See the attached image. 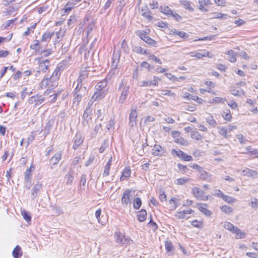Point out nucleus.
Listing matches in <instances>:
<instances>
[{
	"mask_svg": "<svg viewBox=\"0 0 258 258\" xmlns=\"http://www.w3.org/2000/svg\"><path fill=\"white\" fill-rule=\"evenodd\" d=\"M130 85L124 79L121 80L119 85L118 91L120 92V95L119 97L118 102L123 104L128 95L130 91Z\"/></svg>",
	"mask_w": 258,
	"mask_h": 258,
	"instance_id": "1",
	"label": "nucleus"
},
{
	"mask_svg": "<svg viewBox=\"0 0 258 258\" xmlns=\"http://www.w3.org/2000/svg\"><path fill=\"white\" fill-rule=\"evenodd\" d=\"M115 241L118 244L126 246L133 243V240L128 236H127L120 232H116L114 234Z\"/></svg>",
	"mask_w": 258,
	"mask_h": 258,
	"instance_id": "2",
	"label": "nucleus"
},
{
	"mask_svg": "<svg viewBox=\"0 0 258 258\" xmlns=\"http://www.w3.org/2000/svg\"><path fill=\"white\" fill-rule=\"evenodd\" d=\"M85 90L86 87H84L82 88V86H81L80 88H79V85H78L75 89V92L74 93V98L73 99L74 105L76 104V105L77 106L79 104L82 96L85 93Z\"/></svg>",
	"mask_w": 258,
	"mask_h": 258,
	"instance_id": "3",
	"label": "nucleus"
},
{
	"mask_svg": "<svg viewBox=\"0 0 258 258\" xmlns=\"http://www.w3.org/2000/svg\"><path fill=\"white\" fill-rule=\"evenodd\" d=\"M35 60L37 61L39 64L38 71L39 72H46L49 66V60L48 59H42V57H40L36 58Z\"/></svg>",
	"mask_w": 258,
	"mask_h": 258,
	"instance_id": "4",
	"label": "nucleus"
},
{
	"mask_svg": "<svg viewBox=\"0 0 258 258\" xmlns=\"http://www.w3.org/2000/svg\"><path fill=\"white\" fill-rule=\"evenodd\" d=\"M137 35L140 37L144 41L149 44V45L156 46L157 43L156 42L150 38L144 31H139L137 33Z\"/></svg>",
	"mask_w": 258,
	"mask_h": 258,
	"instance_id": "5",
	"label": "nucleus"
},
{
	"mask_svg": "<svg viewBox=\"0 0 258 258\" xmlns=\"http://www.w3.org/2000/svg\"><path fill=\"white\" fill-rule=\"evenodd\" d=\"M64 70V67L62 64L57 66L50 77V80L53 81V82H55L58 80L61 73Z\"/></svg>",
	"mask_w": 258,
	"mask_h": 258,
	"instance_id": "6",
	"label": "nucleus"
},
{
	"mask_svg": "<svg viewBox=\"0 0 258 258\" xmlns=\"http://www.w3.org/2000/svg\"><path fill=\"white\" fill-rule=\"evenodd\" d=\"M171 153L172 155L175 154L178 158H180L186 161H190L192 160L191 156L187 155L181 150L172 149L171 150Z\"/></svg>",
	"mask_w": 258,
	"mask_h": 258,
	"instance_id": "7",
	"label": "nucleus"
},
{
	"mask_svg": "<svg viewBox=\"0 0 258 258\" xmlns=\"http://www.w3.org/2000/svg\"><path fill=\"white\" fill-rule=\"evenodd\" d=\"M192 190L195 197L198 200L206 201L208 199V197L205 195V192L202 189L195 187L192 188Z\"/></svg>",
	"mask_w": 258,
	"mask_h": 258,
	"instance_id": "8",
	"label": "nucleus"
},
{
	"mask_svg": "<svg viewBox=\"0 0 258 258\" xmlns=\"http://www.w3.org/2000/svg\"><path fill=\"white\" fill-rule=\"evenodd\" d=\"M106 94V91H99L98 90H96V91L91 97L90 101L93 103L95 101H100L105 97Z\"/></svg>",
	"mask_w": 258,
	"mask_h": 258,
	"instance_id": "9",
	"label": "nucleus"
},
{
	"mask_svg": "<svg viewBox=\"0 0 258 258\" xmlns=\"http://www.w3.org/2000/svg\"><path fill=\"white\" fill-rule=\"evenodd\" d=\"M173 138L175 139V142L182 146H186L188 145L187 141L184 140L183 138L180 136L179 133L177 131H173L172 133Z\"/></svg>",
	"mask_w": 258,
	"mask_h": 258,
	"instance_id": "10",
	"label": "nucleus"
},
{
	"mask_svg": "<svg viewBox=\"0 0 258 258\" xmlns=\"http://www.w3.org/2000/svg\"><path fill=\"white\" fill-rule=\"evenodd\" d=\"M44 100V98L43 96L37 94L36 95L31 96L29 99L28 102L29 104H33V103H35V105H38L42 103Z\"/></svg>",
	"mask_w": 258,
	"mask_h": 258,
	"instance_id": "11",
	"label": "nucleus"
},
{
	"mask_svg": "<svg viewBox=\"0 0 258 258\" xmlns=\"http://www.w3.org/2000/svg\"><path fill=\"white\" fill-rule=\"evenodd\" d=\"M130 194L131 190L129 189H127L124 191L121 197V203L125 207H126L128 205V204L131 205V201L130 199Z\"/></svg>",
	"mask_w": 258,
	"mask_h": 258,
	"instance_id": "12",
	"label": "nucleus"
},
{
	"mask_svg": "<svg viewBox=\"0 0 258 258\" xmlns=\"http://www.w3.org/2000/svg\"><path fill=\"white\" fill-rule=\"evenodd\" d=\"M244 176H246L252 178H258V172L255 170L245 168L242 171V173Z\"/></svg>",
	"mask_w": 258,
	"mask_h": 258,
	"instance_id": "13",
	"label": "nucleus"
},
{
	"mask_svg": "<svg viewBox=\"0 0 258 258\" xmlns=\"http://www.w3.org/2000/svg\"><path fill=\"white\" fill-rule=\"evenodd\" d=\"M163 148L159 145H155L153 149L152 154L154 156H161L164 153Z\"/></svg>",
	"mask_w": 258,
	"mask_h": 258,
	"instance_id": "14",
	"label": "nucleus"
},
{
	"mask_svg": "<svg viewBox=\"0 0 258 258\" xmlns=\"http://www.w3.org/2000/svg\"><path fill=\"white\" fill-rule=\"evenodd\" d=\"M199 177L204 180L211 181L212 179V175L205 171L203 168L199 172Z\"/></svg>",
	"mask_w": 258,
	"mask_h": 258,
	"instance_id": "15",
	"label": "nucleus"
},
{
	"mask_svg": "<svg viewBox=\"0 0 258 258\" xmlns=\"http://www.w3.org/2000/svg\"><path fill=\"white\" fill-rule=\"evenodd\" d=\"M84 138L80 134H77L74 138V143L73 148L76 150L83 143Z\"/></svg>",
	"mask_w": 258,
	"mask_h": 258,
	"instance_id": "16",
	"label": "nucleus"
},
{
	"mask_svg": "<svg viewBox=\"0 0 258 258\" xmlns=\"http://www.w3.org/2000/svg\"><path fill=\"white\" fill-rule=\"evenodd\" d=\"M54 123V120L53 119H49L47 121V122L45 126V128L44 129V131H43V134H44V137H46L47 135H48L50 133V131H51L52 128Z\"/></svg>",
	"mask_w": 258,
	"mask_h": 258,
	"instance_id": "17",
	"label": "nucleus"
},
{
	"mask_svg": "<svg viewBox=\"0 0 258 258\" xmlns=\"http://www.w3.org/2000/svg\"><path fill=\"white\" fill-rule=\"evenodd\" d=\"M42 188V185L40 183H37L34 185L31 189V198L34 200L36 197L37 194Z\"/></svg>",
	"mask_w": 258,
	"mask_h": 258,
	"instance_id": "18",
	"label": "nucleus"
},
{
	"mask_svg": "<svg viewBox=\"0 0 258 258\" xmlns=\"http://www.w3.org/2000/svg\"><path fill=\"white\" fill-rule=\"evenodd\" d=\"M165 247L168 255L173 254L174 250V247L172 242L170 241H166L165 243Z\"/></svg>",
	"mask_w": 258,
	"mask_h": 258,
	"instance_id": "19",
	"label": "nucleus"
},
{
	"mask_svg": "<svg viewBox=\"0 0 258 258\" xmlns=\"http://www.w3.org/2000/svg\"><path fill=\"white\" fill-rule=\"evenodd\" d=\"M137 117V113L136 110H132L130 114V124L131 126H133L136 124V118Z\"/></svg>",
	"mask_w": 258,
	"mask_h": 258,
	"instance_id": "20",
	"label": "nucleus"
},
{
	"mask_svg": "<svg viewBox=\"0 0 258 258\" xmlns=\"http://www.w3.org/2000/svg\"><path fill=\"white\" fill-rule=\"evenodd\" d=\"M246 103L249 105L250 110L253 113L257 114L258 112V110L257 107L254 106L255 103V101L250 99H247Z\"/></svg>",
	"mask_w": 258,
	"mask_h": 258,
	"instance_id": "21",
	"label": "nucleus"
},
{
	"mask_svg": "<svg viewBox=\"0 0 258 258\" xmlns=\"http://www.w3.org/2000/svg\"><path fill=\"white\" fill-rule=\"evenodd\" d=\"M246 152H242L243 154H247L248 153L251 156H253L254 158H258V150L252 149L251 147L249 146L246 148Z\"/></svg>",
	"mask_w": 258,
	"mask_h": 258,
	"instance_id": "22",
	"label": "nucleus"
},
{
	"mask_svg": "<svg viewBox=\"0 0 258 258\" xmlns=\"http://www.w3.org/2000/svg\"><path fill=\"white\" fill-rule=\"evenodd\" d=\"M107 85V81L106 80H103L97 84L95 86V89L99 91H105L104 89Z\"/></svg>",
	"mask_w": 258,
	"mask_h": 258,
	"instance_id": "23",
	"label": "nucleus"
},
{
	"mask_svg": "<svg viewBox=\"0 0 258 258\" xmlns=\"http://www.w3.org/2000/svg\"><path fill=\"white\" fill-rule=\"evenodd\" d=\"M131 172L130 167H125L122 172L120 180L121 181H123L128 178L131 175Z\"/></svg>",
	"mask_w": 258,
	"mask_h": 258,
	"instance_id": "24",
	"label": "nucleus"
},
{
	"mask_svg": "<svg viewBox=\"0 0 258 258\" xmlns=\"http://www.w3.org/2000/svg\"><path fill=\"white\" fill-rule=\"evenodd\" d=\"M147 212L145 210L142 209L138 212L137 217L140 222H143L146 219Z\"/></svg>",
	"mask_w": 258,
	"mask_h": 258,
	"instance_id": "25",
	"label": "nucleus"
},
{
	"mask_svg": "<svg viewBox=\"0 0 258 258\" xmlns=\"http://www.w3.org/2000/svg\"><path fill=\"white\" fill-rule=\"evenodd\" d=\"M12 254L14 258H20L22 255L21 247L17 245L14 249Z\"/></svg>",
	"mask_w": 258,
	"mask_h": 258,
	"instance_id": "26",
	"label": "nucleus"
},
{
	"mask_svg": "<svg viewBox=\"0 0 258 258\" xmlns=\"http://www.w3.org/2000/svg\"><path fill=\"white\" fill-rule=\"evenodd\" d=\"M61 153H56L50 159V164L53 165L56 164L59 161V160L61 159Z\"/></svg>",
	"mask_w": 258,
	"mask_h": 258,
	"instance_id": "27",
	"label": "nucleus"
},
{
	"mask_svg": "<svg viewBox=\"0 0 258 258\" xmlns=\"http://www.w3.org/2000/svg\"><path fill=\"white\" fill-rule=\"evenodd\" d=\"M235 234V237L237 239H241L245 237V233L242 232L240 229L236 227L235 231L233 232Z\"/></svg>",
	"mask_w": 258,
	"mask_h": 258,
	"instance_id": "28",
	"label": "nucleus"
},
{
	"mask_svg": "<svg viewBox=\"0 0 258 258\" xmlns=\"http://www.w3.org/2000/svg\"><path fill=\"white\" fill-rule=\"evenodd\" d=\"M21 215L27 222H29L31 221V216L29 212L25 210H21Z\"/></svg>",
	"mask_w": 258,
	"mask_h": 258,
	"instance_id": "29",
	"label": "nucleus"
},
{
	"mask_svg": "<svg viewBox=\"0 0 258 258\" xmlns=\"http://www.w3.org/2000/svg\"><path fill=\"white\" fill-rule=\"evenodd\" d=\"M226 54L229 55L228 59L230 62H234L236 61L235 53L232 49L227 51Z\"/></svg>",
	"mask_w": 258,
	"mask_h": 258,
	"instance_id": "30",
	"label": "nucleus"
},
{
	"mask_svg": "<svg viewBox=\"0 0 258 258\" xmlns=\"http://www.w3.org/2000/svg\"><path fill=\"white\" fill-rule=\"evenodd\" d=\"M190 137L192 139L196 140H202L203 139L202 136L196 130L191 132Z\"/></svg>",
	"mask_w": 258,
	"mask_h": 258,
	"instance_id": "31",
	"label": "nucleus"
},
{
	"mask_svg": "<svg viewBox=\"0 0 258 258\" xmlns=\"http://www.w3.org/2000/svg\"><path fill=\"white\" fill-rule=\"evenodd\" d=\"M31 178V167L27 169L25 172V181L27 183H30Z\"/></svg>",
	"mask_w": 258,
	"mask_h": 258,
	"instance_id": "32",
	"label": "nucleus"
},
{
	"mask_svg": "<svg viewBox=\"0 0 258 258\" xmlns=\"http://www.w3.org/2000/svg\"><path fill=\"white\" fill-rule=\"evenodd\" d=\"M54 34V33H50L49 32H47L44 33L42 37V41L44 42H48L51 39L52 36Z\"/></svg>",
	"mask_w": 258,
	"mask_h": 258,
	"instance_id": "33",
	"label": "nucleus"
},
{
	"mask_svg": "<svg viewBox=\"0 0 258 258\" xmlns=\"http://www.w3.org/2000/svg\"><path fill=\"white\" fill-rule=\"evenodd\" d=\"M160 10L161 13L166 15L170 16V14H172V11L168 6H161L160 8Z\"/></svg>",
	"mask_w": 258,
	"mask_h": 258,
	"instance_id": "34",
	"label": "nucleus"
},
{
	"mask_svg": "<svg viewBox=\"0 0 258 258\" xmlns=\"http://www.w3.org/2000/svg\"><path fill=\"white\" fill-rule=\"evenodd\" d=\"M219 134L221 135L224 136L225 138H227L228 135V130L226 127L224 126H218L217 127Z\"/></svg>",
	"mask_w": 258,
	"mask_h": 258,
	"instance_id": "35",
	"label": "nucleus"
},
{
	"mask_svg": "<svg viewBox=\"0 0 258 258\" xmlns=\"http://www.w3.org/2000/svg\"><path fill=\"white\" fill-rule=\"evenodd\" d=\"M213 18L220 19L221 20H226L228 18V16L226 14H223L222 13H215L213 14Z\"/></svg>",
	"mask_w": 258,
	"mask_h": 258,
	"instance_id": "36",
	"label": "nucleus"
},
{
	"mask_svg": "<svg viewBox=\"0 0 258 258\" xmlns=\"http://www.w3.org/2000/svg\"><path fill=\"white\" fill-rule=\"evenodd\" d=\"M181 4L186 9L189 10L191 11H194V9L190 6V3L187 0H181Z\"/></svg>",
	"mask_w": 258,
	"mask_h": 258,
	"instance_id": "37",
	"label": "nucleus"
},
{
	"mask_svg": "<svg viewBox=\"0 0 258 258\" xmlns=\"http://www.w3.org/2000/svg\"><path fill=\"white\" fill-rule=\"evenodd\" d=\"M133 50L136 53L140 54H147V50L140 46H135L133 48Z\"/></svg>",
	"mask_w": 258,
	"mask_h": 258,
	"instance_id": "38",
	"label": "nucleus"
},
{
	"mask_svg": "<svg viewBox=\"0 0 258 258\" xmlns=\"http://www.w3.org/2000/svg\"><path fill=\"white\" fill-rule=\"evenodd\" d=\"M230 92L232 95L236 96H240L241 95H244V94L243 90L240 88L238 90L235 89H231Z\"/></svg>",
	"mask_w": 258,
	"mask_h": 258,
	"instance_id": "39",
	"label": "nucleus"
},
{
	"mask_svg": "<svg viewBox=\"0 0 258 258\" xmlns=\"http://www.w3.org/2000/svg\"><path fill=\"white\" fill-rule=\"evenodd\" d=\"M223 227L225 229L232 232L235 231L236 228V227H235L233 224H232L230 222H225L223 225Z\"/></svg>",
	"mask_w": 258,
	"mask_h": 258,
	"instance_id": "40",
	"label": "nucleus"
},
{
	"mask_svg": "<svg viewBox=\"0 0 258 258\" xmlns=\"http://www.w3.org/2000/svg\"><path fill=\"white\" fill-rule=\"evenodd\" d=\"M206 121L212 127H215L217 125L216 121L214 119L213 116H209L206 118Z\"/></svg>",
	"mask_w": 258,
	"mask_h": 258,
	"instance_id": "41",
	"label": "nucleus"
},
{
	"mask_svg": "<svg viewBox=\"0 0 258 258\" xmlns=\"http://www.w3.org/2000/svg\"><path fill=\"white\" fill-rule=\"evenodd\" d=\"M142 205V201L140 198H136L134 201L133 206L134 208L138 210L140 209Z\"/></svg>",
	"mask_w": 258,
	"mask_h": 258,
	"instance_id": "42",
	"label": "nucleus"
},
{
	"mask_svg": "<svg viewBox=\"0 0 258 258\" xmlns=\"http://www.w3.org/2000/svg\"><path fill=\"white\" fill-rule=\"evenodd\" d=\"M190 56L192 57H196L197 58L200 59L202 58L203 57L206 56L208 54V52L206 53L203 54L201 53L197 52H190Z\"/></svg>",
	"mask_w": 258,
	"mask_h": 258,
	"instance_id": "43",
	"label": "nucleus"
},
{
	"mask_svg": "<svg viewBox=\"0 0 258 258\" xmlns=\"http://www.w3.org/2000/svg\"><path fill=\"white\" fill-rule=\"evenodd\" d=\"M76 22V19L75 16H71L68 20V26L70 28H72Z\"/></svg>",
	"mask_w": 258,
	"mask_h": 258,
	"instance_id": "44",
	"label": "nucleus"
},
{
	"mask_svg": "<svg viewBox=\"0 0 258 258\" xmlns=\"http://www.w3.org/2000/svg\"><path fill=\"white\" fill-rule=\"evenodd\" d=\"M142 16L149 21H152L153 18V16H152V12L150 10H147L143 12Z\"/></svg>",
	"mask_w": 258,
	"mask_h": 258,
	"instance_id": "45",
	"label": "nucleus"
},
{
	"mask_svg": "<svg viewBox=\"0 0 258 258\" xmlns=\"http://www.w3.org/2000/svg\"><path fill=\"white\" fill-rule=\"evenodd\" d=\"M50 82L52 83H54L53 81L50 80V78L49 79L46 78L43 79L41 82L40 85L41 88L43 89L46 88L47 86L49 85Z\"/></svg>",
	"mask_w": 258,
	"mask_h": 258,
	"instance_id": "46",
	"label": "nucleus"
},
{
	"mask_svg": "<svg viewBox=\"0 0 258 258\" xmlns=\"http://www.w3.org/2000/svg\"><path fill=\"white\" fill-rule=\"evenodd\" d=\"M75 4L73 2H69L66 4V13L70 12L74 7Z\"/></svg>",
	"mask_w": 258,
	"mask_h": 258,
	"instance_id": "47",
	"label": "nucleus"
},
{
	"mask_svg": "<svg viewBox=\"0 0 258 258\" xmlns=\"http://www.w3.org/2000/svg\"><path fill=\"white\" fill-rule=\"evenodd\" d=\"M221 210L222 212H225L228 214L232 213L233 211V209L231 207H230L228 206H226V205L222 206L221 207Z\"/></svg>",
	"mask_w": 258,
	"mask_h": 258,
	"instance_id": "48",
	"label": "nucleus"
},
{
	"mask_svg": "<svg viewBox=\"0 0 258 258\" xmlns=\"http://www.w3.org/2000/svg\"><path fill=\"white\" fill-rule=\"evenodd\" d=\"M174 34L177 35L179 36L180 37L183 38L184 39H186L188 38L189 35L188 34L185 33L183 31H178L175 30L173 32Z\"/></svg>",
	"mask_w": 258,
	"mask_h": 258,
	"instance_id": "49",
	"label": "nucleus"
},
{
	"mask_svg": "<svg viewBox=\"0 0 258 258\" xmlns=\"http://www.w3.org/2000/svg\"><path fill=\"white\" fill-rule=\"evenodd\" d=\"M225 100H226V99L225 98L216 97L213 98L212 103H215V104H217V103H222H222H224V101Z\"/></svg>",
	"mask_w": 258,
	"mask_h": 258,
	"instance_id": "50",
	"label": "nucleus"
},
{
	"mask_svg": "<svg viewBox=\"0 0 258 258\" xmlns=\"http://www.w3.org/2000/svg\"><path fill=\"white\" fill-rule=\"evenodd\" d=\"M30 48L32 49L35 50H39V42L38 40H34L33 43L30 45Z\"/></svg>",
	"mask_w": 258,
	"mask_h": 258,
	"instance_id": "51",
	"label": "nucleus"
},
{
	"mask_svg": "<svg viewBox=\"0 0 258 258\" xmlns=\"http://www.w3.org/2000/svg\"><path fill=\"white\" fill-rule=\"evenodd\" d=\"M199 210L207 216H210L211 215V211L203 207H199Z\"/></svg>",
	"mask_w": 258,
	"mask_h": 258,
	"instance_id": "52",
	"label": "nucleus"
},
{
	"mask_svg": "<svg viewBox=\"0 0 258 258\" xmlns=\"http://www.w3.org/2000/svg\"><path fill=\"white\" fill-rule=\"evenodd\" d=\"M148 57H149V59L153 60L154 61H155L159 64L162 63L161 60L159 58H158L157 57H156L155 55H154L153 54H150L149 55Z\"/></svg>",
	"mask_w": 258,
	"mask_h": 258,
	"instance_id": "53",
	"label": "nucleus"
},
{
	"mask_svg": "<svg viewBox=\"0 0 258 258\" xmlns=\"http://www.w3.org/2000/svg\"><path fill=\"white\" fill-rule=\"evenodd\" d=\"M64 35V31L60 30L59 31L56 33L57 37L55 39V42H59L60 41L61 39L63 37Z\"/></svg>",
	"mask_w": 258,
	"mask_h": 258,
	"instance_id": "54",
	"label": "nucleus"
},
{
	"mask_svg": "<svg viewBox=\"0 0 258 258\" xmlns=\"http://www.w3.org/2000/svg\"><path fill=\"white\" fill-rule=\"evenodd\" d=\"M188 180V178H180L177 179L175 183L177 185H183Z\"/></svg>",
	"mask_w": 258,
	"mask_h": 258,
	"instance_id": "55",
	"label": "nucleus"
},
{
	"mask_svg": "<svg viewBox=\"0 0 258 258\" xmlns=\"http://www.w3.org/2000/svg\"><path fill=\"white\" fill-rule=\"evenodd\" d=\"M238 141L242 144H245L247 141L242 134H238L236 136Z\"/></svg>",
	"mask_w": 258,
	"mask_h": 258,
	"instance_id": "56",
	"label": "nucleus"
},
{
	"mask_svg": "<svg viewBox=\"0 0 258 258\" xmlns=\"http://www.w3.org/2000/svg\"><path fill=\"white\" fill-rule=\"evenodd\" d=\"M153 85V81H143L141 82V87H149Z\"/></svg>",
	"mask_w": 258,
	"mask_h": 258,
	"instance_id": "57",
	"label": "nucleus"
},
{
	"mask_svg": "<svg viewBox=\"0 0 258 258\" xmlns=\"http://www.w3.org/2000/svg\"><path fill=\"white\" fill-rule=\"evenodd\" d=\"M250 206L253 209H256L258 207V199L254 198L250 202Z\"/></svg>",
	"mask_w": 258,
	"mask_h": 258,
	"instance_id": "58",
	"label": "nucleus"
},
{
	"mask_svg": "<svg viewBox=\"0 0 258 258\" xmlns=\"http://www.w3.org/2000/svg\"><path fill=\"white\" fill-rule=\"evenodd\" d=\"M161 94L163 95H168L172 97H174L175 95V94L174 93L168 90H162Z\"/></svg>",
	"mask_w": 258,
	"mask_h": 258,
	"instance_id": "59",
	"label": "nucleus"
},
{
	"mask_svg": "<svg viewBox=\"0 0 258 258\" xmlns=\"http://www.w3.org/2000/svg\"><path fill=\"white\" fill-rule=\"evenodd\" d=\"M191 225L195 227L201 228L202 226V222L194 220L191 222Z\"/></svg>",
	"mask_w": 258,
	"mask_h": 258,
	"instance_id": "60",
	"label": "nucleus"
},
{
	"mask_svg": "<svg viewBox=\"0 0 258 258\" xmlns=\"http://www.w3.org/2000/svg\"><path fill=\"white\" fill-rule=\"evenodd\" d=\"M74 63V60L72 58V57L71 55L68 56V60L66 59V66L68 65V66H70L73 65Z\"/></svg>",
	"mask_w": 258,
	"mask_h": 258,
	"instance_id": "61",
	"label": "nucleus"
},
{
	"mask_svg": "<svg viewBox=\"0 0 258 258\" xmlns=\"http://www.w3.org/2000/svg\"><path fill=\"white\" fill-rule=\"evenodd\" d=\"M185 213L183 212V210L180 212H177L175 216L178 219H184L185 218Z\"/></svg>",
	"mask_w": 258,
	"mask_h": 258,
	"instance_id": "62",
	"label": "nucleus"
},
{
	"mask_svg": "<svg viewBox=\"0 0 258 258\" xmlns=\"http://www.w3.org/2000/svg\"><path fill=\"white\" fill-rule=\"evenodd\" d=\"M141 66L143 68L147 69L149 71H151L154 68L153 66H151L149 63H148L146 61L142 62L141 63Z\"/></svg>",
	"mask_w": 258,
	"mask_h": 258,
	"instance_id": "63",
	"label": "nucleus"
},
{
	"mask_svg": "<svg viewBox=\"0 0 258 258\" xmlns=\"http://www.w3.org/2000/svg\"><path fill=\"white\" fill-rule=\"evenodd\" d=\"M149 5L152 9H155L158 8L159 4L157 1L153 0L150 3Z\"/></svg>",
	"mask_w": 258,
	"mask_h": 258,
	"instance_id": "64",
	"label": "nucleus"
}]
</instances>
